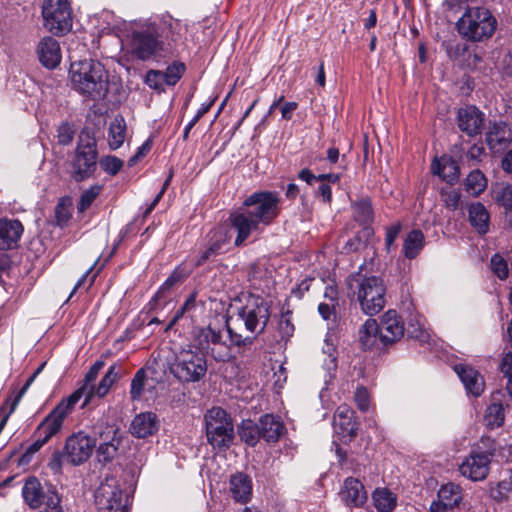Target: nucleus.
Returning <instances> with one entry per match:
<instances>
[{
  "mask_svg": "<svg viewBox=\"0 0 512 512\" xmlns=\"http://www.w3.org/2000/svg\"><path fill=\"white\" fill-rule=\"evenodd\" d=\"M180 22L169 14L155 15L129 23L131 51L140 60H148L163 50V39H173Z\"/></svg>",
  "mask_w": 512,
  "mask_h": 512,
  "instance_id": "obj_2",
  "label": "nucleus"
},
{
  "mask_svg": "<svg viewBox=\"0 0 512 512\" xmlns=\"http://www.w3.org/2000/svg\"><path fill=\"white\" fill-rule=\"evenodd\" d=\"M407 331L410 337L418 339L421 342L428 341L430 337L421 319H417L416 324L409 323Z\"/></svg>",
  "mask_w": 512,
  "mask_h": 512,
  "instance_id": "obj_50",
  "label": "nucleus"
},
{
  "mask_svg": "<svg viewBox=\"0 0 512 512\" xmlns=\"http://www.w3.org/2000/svg\"><path fill=\"white\" fill-rule=\"evenodd\" d=\"M242 441L250 446L256 445L261 437L260 424H256L252 420H244L238 430Z\"/></svg>",
  "mask_w": 512,
  "mask_h": 512,
  "instance_id": "obj_40",
  "label": "nucleus"
},
{
  "mask_svg": "<svg viewBox=\"0 0 512 512\" xmlns=\"http://www.w3.org/2000/svg\"><path fill=\"white\" fill-rule=\"evenodd\" d=\"M185 71V65L183 63L175 62L168 66L167 69L162 72L165 84L174 86L182 77Z\"/></svg>",
  "mask_w": 512,
  "mask_h": 512,
  "instance_id": "obj_45",
  "label": "nucleus"
},
{
  "mask_svg": "<svg viewBox=\"0 0 512 512\" xmlns=\"http://www.w3.org/2000/svg\"><path fill=\"white\" fill-rule=\"evenodd\" d=\"M379 338L384 344L393 343L404 335V325L395 310H388L382 316Z\"/></svg>",
  "mask_w": 512,
  "mask_h": 512,
  "instance_id": "obj_18",
  "label": "nucleus"
},
{
  "mask_svg": "<svg viewBox=\"0 0 512 512\" xmlns=\"http://www.w3.org/2000/svg\"><path fill=\"white\" fill-rule=\"evenodd\" d=\"M195 343L197 349L217 362H227L232 358L231 347L223 340L221 331L211 326L199 330Z\"/></svg>",
  "mask_w": 512,
  "mask_h": 512,
  "instance_id": "obj_12",
  "label": "nucleus"
},
{
  "mask_svg": "<svg viewBox=\"0 0 512 512\" xmlns=\"http://www.w3.org/2000/svg\"><path fill=\"white\" fill-rule=\"evenodd\" d=\"M278 331L282 339H287L292 336L294 332V325L291 322V318L288 313L281 315L278 321Z\"/></svg>",
  "mask_w": 512,
  "mask_h": 512,
  "instance_id": "obj_54",
  "label": "nucleus"
},
{
  "mask_svg": "<svg viewBox=\"0 0 512 512\" xmlns=\"http://www.w3.org/2000/svg\"><path fill=\"white\" fill-rule=\"evenodd\" d=\"M355 219L363 224L370 222L373 218V210L369 199H361L353 204Z\"/></svg>",
  "mask_w": 512,
  "mask_h": 512,
  "instance_id": "obj_43",
  "label": "nucleus"
},
{
  "mask_svg": "<svg viewBox=\"0 0 512 512\" xmlns=\"http://www.w3.org/2000/svg\"><path fill=\"white\" fill-rule=\"evenodd\" d=\"M339 496L347 506L360 507L367 501V492L364 485L360 480L353 477L344 480Z\"/></svg>",
  "mask_w": 512,
  "mask_h": 512,
  "instance_id": "obj_19",
  "label": "nucleus"
},
{
  "mask_svg": "<svg viewBox=\"0 0 512 512\" xmlns=\"http://www.w3.org/2000/svg\"><path fill=\"white\" fill-rule=\"evenodd\" d=\"M131 433L138 438H145L154 434L157 429V418L154 413L146 412L137 415L131 423Z\"/></svg>",
  "mask_w": 512,
  "mask_h": 512,
  "instance_id": "obj_26",
  "label": "nucleus"
},
{
  "mask_svg": "<svg viewBox=\"0 0 512 512\" xmlns=\"http://www.w3.org/2000/svg\"><path fill=\"white\" fill-rule=\"evenodd\" d=\"M425 237L422 231L412 230L405 238L403 243V253L406 258L414 259L424 248Z\"/></svg>",
  "mask_w": 512,
  "mask_h": 512,
  "instance_id": "obj_33",
  "label": "nucleus"
},
{
  "mask_svg": "<svg viewBox=\"0 0 512 512\" xmlns=\"http://www.w3.org/2000/svg\"><path fill=\"white\" fill-rule=\"evenodd\" d=\"M119 379V373L116 370V365H111L100 381V383L95 386L94 385V396L99 398L104 397L109 392L112 385Z\"/></svg>",
  "mask_w": 512,
  "mask_h": 512,
  "instance_id": "obj_42",
  "label": "nucleus"
},
{
  "mask_svg": "<svg viewBox=\"0 0 512 512\" xmlns=\"http://www.w3.org/2000/svg\"><path fill=\"white\" fill-rule=\"evenodd\" d=\"M457 28L464 38L479 42L492 37L497 20L487 8L471 7L458 20Z\"/></svg>",
  "mask_w": 512,
  "mask_h": 512,
  "instance_id": "obj_5",
  "label": "nucleus"
},
{
  "mask_svg": "<svg viewBox=\"0 0 512 512\" xmlns=\"http://www.w3.org/2000/svg\"><path fill=\"white\" fill-rule=\"evenodd\" d=\"M22 495L27 505L32 509H37L44 503L45 492L41 483L35 477H31L25 482Z\"/></svg>",
  "mask_w": 512,
  "mask_h": 512,
  "instance_id": "obj_30",
  "label": "nucleus"
},
{
  "mask_svg": "<svg viewBox=\"0 0 512 512\" xmlns=\"http://www.w3.org/2000/svg\"><path fill=\"white\" fill-rule=\"evenodd\" d=\"M500 369L506 378H510V376L512 377V352L504 355Z\"/></svg>",
  "mask_w": 512,
  "mask_h": 512,
  "instance_id": "obj_63",
  "label": "nucleus"
},
{
  "mask_svg": "<svg viewBox=\"0 0 512 512\" xmlns=\"http://www.w3.org/2000/svg\"><path fill=\"white\" fill-rule=\"evenodd\" d=\"M269 318L268 304L260 297L248 295L245 304L238 308L236 316L226 322L232 344L238 347L251 344L264 331Z\"/></svg>",
  "mask_w": 512,
  "mask_h": 512,
  "instance_id": "obj_3",
  "label": "nucleus"
},
{
  "mask_svg": "<svg viewBox=\"0 0 512 512\" xmlns=\"http://www.w3.org/2000/svg\"><path fill=\"white\" fill-rule=\"evenodd\" d=\"M401 226L399 224L393 225L389 227L386 231L385 244L388 251H390L391 246L394 244Z\"/></svg>",
  "mask_w": 512,
  "mask_h": 512,
  "instance_id": "obj_62",
  "label": "nucleus"
},
{
  "mask_svg": "<svg viewBox=\"0 0 512 512\" xmlns=\"http://www.w3.org/2000/svg\"><path fill=\"white\" fill-rule=\"evenodd\" d=\"M505 419L504 407L501 403H491L485 412L484 420L488 427H500Z\"/></svg>",
  "mask_w": 512,
  "mask_h": 512,
  "instance_id": "obj_41",
  "label": "nucleus"
},
{
  "mask_svg": "<svg viewBox=\"0 0 512 512\" xmlns=\"http://www.w3.org/2000/svg\"><path fill=\"white\" fill-rule=\"evenodd\" d=\"M48 441H44L42 436L37 435V439L26 449L22 459H27L38 452Z\"/></svg>",
  "mask_w": 512,
  "mask_h": 512,
  "instance_id": "obj_60",
  "label": "nucleus"
},
{
  "mask_svg": "<svg viewBox=\"0 0 512 512\" xmlns=\"http://www.w3.org/2000/svg\"><path fill=\"white\" fill-rule=\"evenodd\" d=\"M75 131L71 125L64 123L58 128V142L62 145H68L74 138Z\"/></svg>",
  "mask_w": 512,
  "mask_h": 512,
  "instance_id": "obj_56",
  "label": "nucleus"
},
{
  "mask_svg": "<svg viewBox=\"0 0 512 512\" xmlns=\"http://www.w3.org/2000/svg\"><path fill=\"white\" fill-rule=\"evenodd\" d=\"M441 196L446 208L450 210H456L459 208L461 193L458 190L442 189Z\"/></svg>",
  "mask_w": 512,
  "mask_h": 512,
  "instance_id": "obj_49",
  "label": "nucleus"
},
{
  "mask_svg": "<svg viewBox=\"0 0 512 512\" xmlns=\"http://www.w3.org/2000/svg\"><path fill=\"white\" fill-rule=\"evenodd\" d=\"M491 270L500 280H505L509 275L508 264L502 256L495 254L490 260Z\"/></svg>",
  "mask_w": 512,
  "mask_h": 512,
  "instance_id": "obj_48",
  "label": "nucleus"
},
{
  "mask_svg": "<svg viewBox=\"0 0 512 512\" xmlns=\"http://www.w3.org/2000/svg\"><path fill=\"white\" fill-rule=\"evenodd\" d=\"M173 376L182 383H195L207 373L205 355L194 349H182L170 367Z\"/></svg>",
  "mask_w": 512,
  "mask_h": 512,
  "instance_id": "obj_8",
  "label": "nucleus"
},
{
  "mask_svg": "<svg viewBox=\"0 0 512 512\" xmlns=\"http://www.w3.org/2000/svg\"><path fill=\"white\" fill-rule=\"evenodd\" d=\"M512 493V470L507 479L490 488V496L496 501L507 500Z\"/></svg>",
  "mask_w": 512,
  "mask_h": 512,
  "instance_id": "obj_44",
  "label": "nucleus"
},
{
  "mask_svg": "<svg viewBox=\"0 0 512 512\" xmlns=\"http://www.w3.org/2000/svg\"><path fill=\"white\" fill-rule=\"evenodd\" d=\"M497 201L512 215V185L502 187L497 193Z\"/></svg>",
  "mask_w": 512,
  "mask_h": 512,
  "instance_id": "obj_52",
  "label": "nucleus"
},
{
  "mask_svg": "<svg viewBox=\"0 0 512 512\" xmlns=\"http://www.w3.org/2000/svg\"><path fill=\"white\" fill-rule=\"evenodd\" d=\"M65 461L63 458V451L61 453H55L49 462V467L54 473H60L62 470V462Z\"/></svg>",
  "mask_w": 512,
  "mask_h": 512,
  "instance_id": "obj_64",
  "label": "nucleus"
},
{
  "mask_svg": "<svg viewBox=\"0 0 512 512\" xmlns=\"http://www.w3.org/2000/svg\"><path fill=\"white\" fill-rule=\"evenodd\" d=\"M487 187V178L478 169L471 171L465 179V189L472 196H479Z\"/></svg>",
  "mask_w": 512,
  "mask_h": 512,
  "instance_id": "obj_38",
  "label": "nucleus"
},
{
  "mask_svg": "<svg viewBox=\"0 0 512 512\" xmlns=\"http://www.w3.org/2000/svg\"><path fill=\"white\" fill-rule=\"evenodd\" d=\"M468 217L471 226L481 235L489 231L490 216L485 206L476 202L469 206Z\"/></svg>",
  "mask_w": 512,
  "mask_h": 512,
  "instance_id": "obj_29",
  "label": "nucleus"
},
{
  "mask_svg": "<svg viewBox=\"0 0 512 512\" xmlns=\"http://www.w3.org/2000/svg\"><path fill=\"white\" fill-rule=\"evenodd\" d=\"M145 380L146 371L145 369L141 368L136 372L131 381L130 395L132 400H139L141 398L144 391Z\"/></svg>",
  "mask_w": 512,
  "mask_h": 512,
  "instance_id": "obj_46",
  "label": "nucleus"
},
{
  "mask_svg": "<svg viewBox=\"0 0 512 512\" xmlns=\"http://www.w3.org/2000/svg\"><path fill=\"white\" fill-rule=\"evenodd\" d=\"M512 141V132L504 122L494 123L486 134V142L493 153L506 150Z\"/></svg>",
  "mask_w": 512,
  "mask_h": 512,
  "instance_id": "obj_20",
  "label": "nucleus"
},
{
  "mask_svg": "<svg viewBox=\"0 0 512 512\" xmlns=\"http://www.w3.org/2000/svg\"><path fill=\"white\" fill-rule=\"evenodd\" d=\"M36 53L39 62L47 69L56 68L61 62V49L58 41L51 37H43L37 45Z\"/></svg>",
  "mask_w": 512,
  "mask_h": 512,
  "instance_id": "obj_17",
  "label": "nucleus"
},
{
  "mask_svg": "<svg viewBox=\"0 0 512 512\" xmlns=\"http://www.w3.org/2000/svg\"><path fill=\"white\" fill-rule=\"evenodd\" d=\"M354 400L361 411H367L370 405V396L368 390L360 386L356 389Z\"/></svg>",
  "mask_w": 512,
  "mask_h": 512,
  "instance_id": "obj_55",
  "label": "nucleus"
},
{
  "mask_svg": "<svg viewBox=\"0 0 512 512\" xmlns=\"http://www.w3.org/2000/svg\"><path fill=\"white\" fill-rule=\"evenodd\" d=\"M354 293L361 310L367 315L378 314L386 304V286L378 276H359Z\"/></svg>",
  "mask_w": 512,
  "mask_h": 512,
  "instance_id": "obj_6",
  "label": "nucleus"
},
{
  "mask_svg": "<svg viewBox=\"0 0 512 512\" xmlns=\"http://www.w3.org/2000/svg\"><path fill=\"white\" fill-rule=\"evenodd\" d=\"M230 492L237 502L246 503L252 494V483L244 473H236L230 477Z\"/></svg>",
  "mask_w": 512,
  "mask_h": 512,
  "instance_id": "obj_27",
  "label": "nucleus"
},
{
  "mask_svg": "<svg viewBox=\"0 0 512 512\" xmlns=\"http://www.w3.org/2000/svg\"><path fill=\"white\" fill-rule=\"evenodd\" d=\"M459 506L441 500H434L430 505V512H456Z\"/></svg>",
  "mask_w": 512,
  "mask_h": 512,
  "instance_id": "obj_58",
  "label": "nucleus"
},
{
  "mask_svg": "<svg viewBox=\"0 0 512 512\" xmlns=\"http://www.w3.org/2000/svg\"><path fill=\"white\" fill-rule=\"evenodd\" d=\"M99 373L94 371L92 368L86 373L83 385L73 392L69 397L76 396L75 404L82 398L84 399L82 407H85L94 397V382Z\"/></svg>",
  "mask_w": 512,
  "mask_h": 512,
  "instance_id": "obj_35",
  "label": "nucleus"
},
{
  "mask_svg": "<svg viewBox=\"0 0 512 512\" xmlns=\"http://www.w3.org/2000/svg\"><path fill=\"white\" fill-rule=\"evenodd\" d=\"M23 226L19 220L0 219V249H11L19 241Z\"/></svg>",
  "mask_w": 512,
  "mask_h": 512,
  "instance_id": "obj_24",
  "label": "nucleus"
},
{
  "mask_svg": "<svg viewBox=\"0 0 512 512\" xmlns=\"http://www.w3.org/2000/svg\"><path fill=\"white\" fill-rule=\"evenodd\" d=\"M208 240L198 254L192 258L193 265L200 267L206 262L213 261L223 252V248L229 243L231 236L227 227L218 226L207 235Z\"/></svg>",
  "mask_w": 512,
  "mask_h": 512,
  "instance_id": "obj_16",
  "label": "nucleus"
},
{
  "mask_svg": "<svg viewBox=\"0 0 512 512\" xmlns=\"http://www.w3.org/2000/svg\"><path fill=\"white\" fill-rule=\"evenodd\" d=\"M60 502L61 499L54 490H48L47 493H45V499L43 504L46 505L47 508L52 510V512H61Z\"/></svg>",
  "mask_w": 512,
  "mask_h": 512,
  "instance_id": "obj_57",
  "label": "nucleus"
},
{
  "mask_svg": "<svg viewBox=\"0 0 512 512\" xmlns=\"http://www.w3.org/2000/svg\"><path fill=\"white\" fill-rule=\"evenodd\" d=\"M454 370L469 394L478 397L483 393L485 382L478 371L463 364L456 365Z\"/></svg>",
  "mask_w": 512,
  "mask_h": 512,
  "instance_id": "obj_22",
  "label": "nucleus"
},
{
  "mask_svg": "<svg viewBox=\"0 0 512 512\" xmlns=\"http://www.w3.org/2000/svg\"><path fill=\"white\" fill-rule=\"evenodd\" d=\"M481 443L487 450L481 451L479 449L472 451L459 467L460 473L472 481H481L487 477L490 470L491 458H506V455L503 453L504 449L501 447L498 449L494 446L492 447L494 442L490 438H483Z\"/></svg>",
  "mask_w": 512,
  "mask_h": 512,
  "instance_id": "obj_9",
  "label": "nucleus"
},
{
  "mask_svg": "<svg viewBox=\"0 0 512 512\" xmlns=\"http://www.w3.org/2000/svg\"><path fill=\"white\" fill-rule=\"evenodd\" d=\"M126 137V122L122 116H116L111 122L108 132V143L111 149L122 146Z\"/></svg>",
  "mask_w": 512,
  "mask_h": 512,
  "instance_id": "obj_36",
  "label": "nucleus"
},
{
  "mask_svg": "<svg viewBox=\"0 0 512 512\" xmlns=\"http://www.w3.org/2000/svg\"><path fill=\"white\" fill-rule=\"evenodd\" d=\"M76 398V396L68 397L59 402L39 424L36 435L42 436L44 441H49L58 434L62 429L65 418L73 411Z\"/></svg>",
  "mask_w": 512,
  "mask_h": 512,
  "instance_id": "obj_15",
  "label": "nucleus"
},
{
  "mask_svg": "<svg viewBox=\"0 0 512 512\" xmlns=\"http://www.w3.org/2000/svg\"><path fill=\"white\" fill-rule=\"evenodd\" d=\"M280 210V198L276 192L260 191L249 195L228 219L237 232L235 245L241 246L252 233L260 230V226L270 225Z\"/></svg>",
  "mask_w": 512,
  "mask_h": 512,
  "instance_id": "obj_1",
  "label": "nucleus"
},
{
  "mask_svg": "<svg viewBox=\"0 0 512 512\" xmlns=\"http://www.w3.org/2000/svg\"><path fill=\"white\" fill-rule=\"evenodd\" d=\"M431 170L434 175L439 176L449 184L456 182L460 176V169L457 162L446 155L439 159H434Z\"/></svg>",
  "mask_w": 512,
  "mask_h": 512,
  "instance_id": "obj_25",
  "label": "nucleus"
},
{
  "mask_svg": "<svg viewBox=\"0 0 512 512\" xmlns=\"http://www.w3.org/2000/svg\"><path fill=\"white\" fill-rule=\"evenodd\" d=\"M484 122L483 113L475 106H467L458 112V126L461 131L469 136L481 132Z\"/></svg>",
  "mask_w": 512,
  "mask_h": 512,
  "instance_id": "obj_21",
  "label": "nucleus"
},
{
  "mask_svg": "<svg viewBox=\"0 0 512 512\" xmlns=\"http://www.w3.org/2000/svg\"><path fill=\"white\" fill-rule=\"evenodd\" d=\"M42 17L44 27L53 34L63 35L72 28V10L68 0H44Z\"/></svg>",
  "mask_w": 512,
  "mask_h": 512,
  "instance_id": "obj_10",
  "label": "nucleus"
},
{
  "mask_svg": "<svg viewBox=\"0 0 512 512\" xmlns=\"http://www.w3.org/2000/svg\"><path fill=\"white\" fill-rule=\"evenodd\" d=\"M145 83L152 89L163 91L164 90V77L162 71L150 70L145 76Z\"/></svg>",
  "mask_w": 512,
  "mask_h": 512,
  "instance_id": "obj_51",
  "label": "nucleus"
},
{
  "mask_svg": "<svg viewBox=\"0 0 512 512\" xmlns=\"http://www.w3.org/2000/svg\"><path fill=\"white\" fill-rule=\"evenodd\" d=\"M209 444L217 449L229 448L234 440L231 417L221 407H212L204 416Z\"/></svg>",
  "mask_w": 512,
  "mask_h": 512,
  "instance_id": "obj_7",
  "label": "nucleus"
},
{
  "mask_svg": "<svg viewBox=\"0 0 512 512\" xmlns=\"http://www.w3.org/2000/svg\"><path fill=\"white\" fill-rule=\"evenodd\" d=\"M96 142L93 138L80 137L72 163V176L76 181L90 177L97 163Z\"/></svg>",
  "mask_w": 512,
  "mask_h": 512,
  "instance_id": "obj_13",
  "label": "nucleus"
},
{
  "mask_svg": "<svg viewBox=\"0 0 512 512\" xmlns=\"http://www.w3.org/2000/svg\"><path fill=\"white\" fill-rule=\"evenodd\" d=\"M96 447V441L83 431L70 435L63 448L64 460L73 466L87 462Z\"/></svg>",
  "mask_w": 512,
  "mask_h": 512,
  "instance_id": "obj_14",
  "label": "nucleus"
},
{
  "mask_svg": "<svg viewBox=\"0 0 512 512\" xmlns=\"http://www.w3.org/2000/svg\"><path fill=\"white\" fill-rule=\"evenodd\" d=\"M102 442L98 447V454L103 457L104 461L111 460L117 451L119 439L117 438V429L108 426L106 431L100 434Z\"/></svg>",
  "mask_w": 512,
  "mask_h": 512,
  "instance_id": "obj_31",
  "label": "nucleus"
},
{
  "mask_svg": "<svg viewBox=\"0 0 512 512\" xmlns=\"http://www.w3.org/2000/svg\"><path fill=\"white\" fill-rule=\"evenodd\" d=\"M185 278V275L182 273L180 269H176L173 273L165 280L162 284L160 291L169 290L176 283L182 281Z\"/></svg>",
  "mask_w": 512,
  "mask_h": 512,
  "instance_id": "obj_59",
  "label": "nucleus"
},
{
  "mask_svg": "<svg viewBox=\"0 0 512 512\" xmlns=\"http://www.w3.org/2000/svg\"><path fill=\"white\" fill-rule=\"evenodd\" d=\"M336 304L323 302L318 305V312L324 320L331 319L335 315Z\"/></svg>",
  "mask_w": 512,
  "mask_h": 512,
  "instance_id": "obj_61",
  "label": "nucleus"
},
{
  "mask_svg": "<svg viewBox=\"0 0 512 512\" xmlns=\"http://www.w3.org/2000/svg\"><path fill=\"white\" fill-rule=\"evenodd\" d=\"M334 428L337 433L348 437H354L357 432V423L354 419V411L346 406H339L334 414Z\"/></svg>",
  "mask_w": 512,
  "mask_h": 512,
  "instance_id": "obj_23",
  "label": "nucleus"
},
{
  "mask_svg": "<svg viewBox=\"0 0 512 512\" xmlns=\"http://www.w3.org/2000/svg\"><path fill=\"white\" fill-rule=\"evenodd\" d=\"M372 499L379 512H392L397 505L396 495L387 488H377L372 494Z\"/></svg>",
  "mask_w": 512,
  "mask_h": 512,
  "instance_id": "obj_34",
  "label": "nucleus"
},
{
  "mask_svg": "<svg viewBox=\"0 0 512 512\" xmlns=\"http://www.w3.org/2000/svg\"><path fill=\"white\" fill-rule=\"evenodd\" d=\"M95 503L100 512H127L128 509V497L114 476L101 482L95 493Z\"/></svg>",
  "mask_w": 512,
  "mask_h": 512,
  "instance_id": "obj_11",
  "label": "nucleus"
},
{
  "mask_svg": "<svg viewBox=\"0 0 512 512\" xmlns=\"http://www.w3.org/2000/svg\"><path fill=\"white\" fill-rule=\"evenodd\" d=\"M379 325L376 320L368 319L359 330V340L364 349H371L379 336Z\"/></svg>",
  "mask_w": 512,
  "mask_h": 512,
  "instance_id": "obj_37",
  "label": "nucleus"
},
{
  "mask_svg": "<svg viewBox=\"0 0 512 512\" xmlns=\"http://www.w3.org/2000/svg\"><path fill=\"white\" fill-rule=\"evenodd\" d=\"M69 76L72 88L93 100L105 97L108 91L107 72L98 61L85 59L73 62Z\"/></svg>",
  "mask_w": 512,
  "mask_h": 512,
  "instance_id": "obj_4",
  "label": "nucleus"
},
{
  "mask_svg": "<svg viewBox=\"0 0 512 512\" xmlns=\"http://www.w3.org/2000/svg\"><path fill=\"white\" fill-rule=\"evenodd\" d=\"M437 499L459 506L463 499L462 489L452 482L443 484L438 490Z\"/></svg>",
  "mask_w": 512,
  "mask_h": 512,
  "instance_id": "obj_39",
  "label": "nucleus"
},
{
  "mask_svg": "<svg viewBox=\"0 0 512 512\" xmlns=\"http://www.w3.org/2000/svg\"><path fill=\"white\" fill-rule=\"evenodd\" d=\"M101 187L96 185L92 186L89 189L85 190L79 200V203L77 205V209L79 212L86 211L93 201L97 198V196L100 194Z\"/></svg>",
  "mask_w": 512,
  "mask_h": 512,
  "instance_id": "obj_47",
  "label": "nucleus"
},
{
  "mask_svg": "<svg viewBox=\"0 0 512 512\" xmlns=\"http://www.w3.org/2000/svg\"><path fill=\"white\" fill-rule=\"evenodd\" d=\"M123 162L115 156H106L100 160V166L110 175H116L122 168Z\"/></svg>",
  "mask_w": 512,
  "mask_h": 512,
  "instance_id": "obj_53",
  "label": "nucleus"
},
{
  "mask_svg": "<svg viewBox=\"0 0 512 512\" xmlns=\"http://www.w3.org/2000/svg\"><path fill=\"white\" fill-rule=\"evenodd\" d=\"M261 437L268 442L277 441L285 431L283 422L270 414H266L260 418Z\"/></svg>",
  "mask_w": 512,
  "mask_h": 512,
  "instance_id": "obj_28",
  "label": "nucleus"
},
{
  "mask_svg": "<svg viewBox=\"0 0 512 512\" xmlns=\"http://www.w3.org/2000/svg\"><path fill=\"white\" fill-rule=\"evenodd\" d=\"M323 353L327 355L328 359L324 360V368L327 370L328 379L325 382L331 381L337 369V343L336 338L332 335H327L324 340V346L322 348Z\"/></svg>",
  "mask_w": 512,
  "mask_h": 512,
  "instance_id": "obj_32",
  "label": "nucleus"
}]
</instances>
